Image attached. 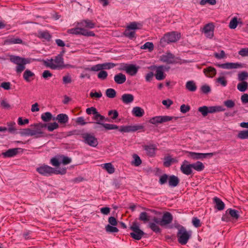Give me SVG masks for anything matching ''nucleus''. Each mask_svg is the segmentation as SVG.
<instances>
[{"mask_svg": "<svg viewBox=\"0 0 248 248\" xmlns=\"http://www.w3.org/2000/svg\"><path fill=\"white\" fill-rule=\"evenodd\" d=\"M104 120L108 121V118L106 119L104 116L100 114L98 120L94 123L98 125H95L94 126V128L95 129H99L101 131L103 130V128H104L106 130H113L118 129L119 126L116 124L102 123L101 122H103Z\"/></svg>", "mask_w": 248, "mask_h": 248, "instance_id": "39448f33", "label": "nucleus"}, {"mask_svg": "<svg viewBox=\"0 0 248 248\" xmlns=\"http://www.w3.org/2000/svg\"><path fill=\"white\" fill-rule=\"evenodd\" d=\"M161 220L162 227H165L172 222L173 216L170 212H165L163 213Z\"/></svg>", "mask_w": 248, "mask_h": 248, "instance_id": "4468645a", "label": "nucleus"}, {"mask_svg": "<svg viewBox=\"0 0 248 248\" xmlns=\"http://www.w3.org/2000/svg\"><path fill=\"white\" fill-rule=\"evenodd\" d=\"M134 161L132 162V164L135 166H139L141 164V160L140 159L139 156L136 154L133 155Z\"/></svg>", "mask_w": 248, "mask_h": 248, "instance_id": "3c124183", "label": "nucleus"}, {"mask_svg": "<svg viewBox=\"0 0 248 248\" xmlns=\"http://www.w3.org/2000/svg\"><path fill=\"white\" fill-rule=\"evenodd\" d=\"M154 222H151L149 224V227L155 233H161V229Z\"/></svg>", "mask_w": 248, "mask_h": 248, "instance_id": "ea45409f", "label": "nucleus"}, {"mask_svg": "<svg viewBox=\"0 0 248 248\" xmlns=\"http://www.w3.org/2000/svg\"><path fill=\"white\" fill-rule=\"evenodd\" d=\"M214 203L215 204V208L219 211L223 210L225 208V204L220 199L217 197L213 198Z\"/></svg>", "mask_w": 248, "mask_h": 248, "instance_id": "412c9836", "label": "nucleus"}, {"mask_svg": "<svg viewBox=\"0 0 248 248\" xmlns=\"http://www.w3.org/2000/svg\"><path fill=\"white\" fill-rule=\"evenodd\" d=\"M106 95L108 98H113L116 95V92L114 89L108 88L106 91Z\"/></svg>", "mask_w": 248, "mask_h": 248, "instance_id": "37998d69", "label": "nucleus"}, {"mask_svg": "<svg viewBox=\"0 0 248 248\" xmlns=\"http://www.w3.org/2000/svg\"><path fill=\"white\" fill-rule=\"evenodd\" d=\"M174 56L170 52H168L165 55H162L160 57V60L168 64L174 63L175 62L173 60Z\"/></svg>", "mask_w": 248, "mask_h": 248, "instance_id": "6ab92c4d", "label": "nucleus"}, {"mask_svg": "<svg viewBox=\"0 0 248 248\" xmlns=\"http://www.w3.org/2000/svg\"><path fill=\"white\" fill-rule=\"evenodd\" d=\"M8 126L7 129L9 133L11 134H17V129L16 128V124L14 122H10L7 123Z\"/></svg>", "mask_w": 248, "mask_h": 248, "instance_id": "2f4dec72", "label": "nucleus"}, {"mask_svg": "<svg viewBox=\"0 0 248 248\" xmlns=\"http://www.w3.org/2000/svg\"><path fill=\"white\" fill-rule=\"evenodd\" d=\"M59 127V125L56 122L49 123L47 125V130L50 132H52L54 130L58 128Z\"/></svg>", "mask_w": 248, "mask_h": 248, "instance_id": "864d4df0", "label": "nucleus"}, {"mask_svg": "<svg viewBox=\"0 0 248 248\" xmlns=\"http://www.w3.org/2000/svg\"><path fill=\"white\" fill-rule=\"evenodd\" d=\"M180 34L176 32H169L165 34L160 40V45L161 46L164 47L167 44L175 42L179 39Z\"/></svg>", "mask_w": 248, "mask_h": 248, "instance_id": "20e7f679", "label": "nucleus"}, {"mask_svg": "<svg viewBox=\"0 0 248 248\" xmlns=\"http://www.w3.org/2000/svg\"><path fill=\"white\" fill-rule=\"evenodd\" d=\"M133 231L130 233L131 237L136 240H140L141 239L145 233L140 228H135Z\"/></svg>", "mask_w": 248, "mask_h": 248, "instance_id": "f3484780", "label": "nucleus"}, {"mask_svg": "<svg viewBox=\"0 0 248 248\" xmlns=\"http://www.w3.org/2000/svg\"><path fill=\"white\" fill-rule=\"evenodd\" d=\"M9 60L11 62L17 65L16 71L18 74L21 73L25 69L26 64L30 62V60L28 58L13 55L10 56Z\"/></svg>", "mask_w": 248, "mask_h": 248, "instance_id": "7ed1b4c3", "label": "nucleus"}, {"mask_svg": "<svg viewBox=\"0 0 248 248\" xmlns=\"http://www.w3.org/2000/svg\"><path fill=\"white\" fill-rule=\"evenodd\" d=\"M83 142L90 146L95 147L97 146L98 142L94 136L88 133H84L82 134Z\"/></svg>", "mask_w": 248, "mask_h": 248, "instance_id": "423d86ee", "label": "nucleus"}, {"mask_svg": "<svg viewBox=\"0 0 248 248\" xmlns=\"http://www.w3.org/2000/svg\"><path fill=\"white\" fill-rule=\"evenodd\" d=\"M203 71L205 75L210 78L214 77L217 73L216 69L212 66H209L206 68H204Z\"/></svg>", "mask_w": 248, "mask_h": 248, "instance_id": "b1692460", "label": "nucleus"}, {"mask_svg": "<svg viewBox=\"0 0 248 248\" xmlns=\"http://www.w3.org/2000/svg\"><path fill=\"white\" fill-rule=\"evenodd\" d=\"M190 109V107L189 105L183 104L180 107V111L183 113H186L188 112Z\"/></svg>", "mask_w": 248, "mask_h": 248, "instance_id": "338daca9", "label": "nucleus"}, {"mask_svg": "<svg viewBox=\"0 0 248 248\" xmlns=\"http://www.w3.org/2000/svg\"><path fill=\"white\" fill-rule=\"evenodd\" d=\"M187 153L188 157L193 160L202 159L207 157L210 158L214 155H216V153H201L193 152H188Z\"/></svg>", "mask_w": 248, "mask_h": 248, "instance_id": "6e6552de", "label": "nucleus"}, {"mask_svg": "<svg viewBox=\"0 0 248 248\" xmlns=\"http://www.w3.org/2000/svg\"><path fill=\"white\" fill-rule=\"evenodd\" d=\"M216 0H201L200 4L202 5H204L206 3L214 5L216 4Z\"/></svg>", "mask_w": 248, "mask_h": 248, "instance_id": "69168bd1", "label": "nucleus"}, {"mask_svg": "<svg viewBox=\"0 0 248 248\" xmlns=\"http://www.w3.org/2000/svg\"><path fill=\"white\" fill-rule=\"evenodd\" d=\"M163 68V65H160L159 66L155 65L151 67V69L152 70L156 69L155 77L156 79L161 80L165 78L166 75L164 73Z\"/></svg>", "mask_w": 248, "mask_h": 248, "instance_id": "f8f14e48", "label": "nucleus"}, {"mask_svg": "<svg viewBox=\"0 0 248 248\" xmlns=\"http://www.w3.org/2000/svg\"><path fill=\"white\" fill-rule=\"evenodd\" d=\"M23 41L19 38H9L4 41V44L10 45L14 44H22Z\"/></svg>", "mask_w": 248, "mask_h": 248, "instance_id": "72a5a7b5", "label": "nucleus"}, {"mask_svg": "<svg viewBox=\"0 0 248 248\" xmlns=\"http://www.w3.org/2000/svg\"><path fill=\"white\" fill-rule=\"evenodd\" d=\"M81 28H73V29H69L68 31V32L69 33L73 34H76V35L80 34L81 35Z\"/></svg>", "mask_w": 248, "mask_h": 248, "instance_id": "6e6d98bb", "label": "nucleus"}, {"mask_svg": "<svg viewBox=\"0 0 248 248\" xmlns=\"http://www.w3.org/2000/svg\"><path fill=\"white\" fill-rule=\"evenodd\" d=\"M139 219L144 223H146L150 220V216L146 212H143L140 213Z\"/></svg>", "mask_w": 248, "mask_h": 248, "instance_id": "a19ab883", "label": "nucleus"}, {"mask_svg": "<svg viewBox=\"0 0 248 248\" xmlns=\"http://www.w3.org/2000/svg\"><path fill=\"white\" fill-rule=\"evenodd\" d=\"M224 105L228 108H231L234 107L235 103L232 100H227L223 102Z\"/></svg>", "mask_w": 248, "mask_h": 248, "instance_id": "680f3d73", "label": "nucleus"}, {"mask_svg": "<svg viewBox=\"0 0 248 248\" xmlns=\"http://www.w3.org/2000/svg\"><path fill=\"white\" fill-rule=\"evenodd\" d=\"M192 168L197 170V171H201L203 170L205 168L203 164L200 161H197L195 163L191 164Z\"/></svg>", "mask_w": 248, "mask_h": 248, "instance_id": "c9c22d12", "label": "nucleus"}, {"mask_svg": "<svg viewBox=\"0 0 248 248\" xmlns=\"http://www.w3.org/2000/svg\"><path fill=\"white\" fill-rule=\"evenodd\" d=\"M201 90L202 92L204 94H208V93H210L211 91L210 87L209 85H206V84L202 85L201 87Z\"/></svg>", "mask_w": 248, "mask_h": 248, "instance_id": "052dcab7", "label": "nucleus"}, {"mask_svg": "<svg viewBox=\"0 0 248 248\" xmlns=\"http://www.w3.org/2000/svg\"><path fill=\"white\" fill-rule=\"evenodd\" d=\"M180 182V180L177 176L172 175L169 176V186L170 187H175L178 186Z\"/></svg>", "mask_w": 248, "mask_h": 248, "instance_id": "a878e982", "label": "nucleus"}, {"mask_svg": "<svg viewBox=\"0 0 248 248\" xmlns=\"http://www.w3.org/2000/svg\"><path fill=\"white\" fill-rule=\"evenodd\" d=\"M53 120H57L60 124H66L69 120L68 116L66 114L61 113L57 115L56 118L53 119Z\"/></svg>", "mask_w": 248, "mask_h": 248, "instance_id": "aec40b11", "label": "nucleus"}, {"mask_svg": "<svg viewBox=\"0 0 248 248\" xmlns=\"http://www.w3.org/2000/svg\"><path fill=\"white\" fill-rule=\"evenodd\" d=\"M192 166L189 164L188 161L185 160L180 167L181 172L186 175H190L192 173Z\"/></svg>", "mask_w": 248, "mask_h": 248, "instance_id": "ddd939ff", "label": "nucleus"}, {"mask_svg": "<svg viewBox=\"0 0 248 248\" xmlns=\"http://www.w3.org/2000/svg\"><path fill=\"white\" fill-rule=\"evenodd\" d=\"M121 69L126 71L130 76H135L138 72L139 67L133 64L122 63Z\"/></svg>", "mask_w": 248, "mask_h": 248, "instance_id": "9d476101", "label": "nucleus"}, {"mask_svg": "<svg viewBox=\"0 0 248 248\" xmlns=\"http://www.w3.org/2000/svg\"><path fill=\"white\" fill-rule=\"evenodd\" d=\"M154 44L152 42H146L141 47V49H148L149 51H151L154 49Z\"/></svg>", "mask_w": 248, "mask_h": 248, "instance_id": "8fccbe9b", "label": "nucleus"}, {"mask_svg": "<svg viewBox=\"0 0 248 248\" xmlns=\"http://www.w3.org/2000/svg\"><path fill=\"white\" fill-rule=\"evenodd\" d=\"M124 35L131 40H133L136 38L135 31L127 28H126L124 32Z\"/></svg>", "mask_w": 248, "mask_h": 248, "instance_id": "7c9ffc66", "label": "nucleus"}, {"mask_svg": "<svg viewBox=\"0 0 248 248\" xmlns=\"http://www.w3.org/2000/svg\"><path fill=\"white\" fill-rule=\"evenodd\" d=\"M192 223L193 225L196 228H198L201 226L202 223L200 220L197 217H194L192 220Z\"/></svg>", "mask_w": 248, "mask_h": 248, "instance_id": "e2e57ef3", "label": "nucleus"}, {"mask_svg": "<svg viewBox=\"0 0 248 248\" xmlns=\"http://www.w3.org/2000/svg\"><path fill=\"white\" fill-rule=\"evenodd\" d=\"M99 71L97 75L98 78L102 80L105 79L108 77V73L103 70H101Z\"/></svg>", "mask_w": 248, "mask_h": 248, "instance_id": "13d9d810", "label": "nucleus"}, {"mask_svg": "<svg viewBox=\"0 0 248 248\" xmlns=\"http://www.w3.org/2000/svg\"><path fill=\"white\" fill-rule=\"evenodd\" d=\"M20 150L22 151V149L20 148L9 149L6 152L2 153L1 155L5 158L12 157L17 155Z\"/></svg>", "mask_w": 248, "mask_h": 248, "instance_id": "a211bd4d", "label": "nucleus"}, {"mask_svg": "<svg viewBox=\"0 0 248 248\" xmlns=\"http://www.w3.org/2000/svg\"><path fill=\"white\" fill-rule=\"evenodd\" d=\"M237 137L240 139H248V130L241 131L237 135Z\"/></svg>", "mask_w": 248, "mask_h": 248, "instance_id": "603ef678", "label": "nucleus"}, {"mask_svg": "<svg viewBox=\"0 0 248 248\" xmlns=\"http://www.w3.org/2000/svg\"><path fill=\"white\" fill-rule=\"evenodd\" d=\"M132 112L133 115L137 117H141L143 116L144 114L143 109L139 107H134Z\"/></svg>", "mask_w": 248, "mask_h": 248, "instance_id": "c85d7f7f", "label": "nucleus"}, {"mask_svg": "<svg viewBox=\"0 0 248 248\" xmlns=\"http://www.w3.org/2000/svg\"><path fill=\"white\" fill-rule=\"evenodd\" d=\"M144 149L146 151L147 154L150 156H153L155 154V146L154 144L145 145Z\"/></svg>", "mask_w": 248, "mask_h": 248, "instance_id": "cd10ccee", "label": "nucleus"}, {"mask_svg": "<svg viewBox=\"0 0 248 248\" xmlns=\"http://www.w3.org/2000/svg\"><path fill=\"white\" fill-rule=\"evenodd\" d=\"M238 25L237 19L236 17L233 18L229 23V27L231 29H234L236 28Z\"/></svg>", "mask_w": 248, "mask_h": 248, "instance_id": "4d7b16f0", "label": "nucleus"}, {"mask_svg": "<svg viewBox=\"0 0 248 248\" xmlns=\"http://www.w3.org/2000/svg\"><path fill=\"white\" fill-rule=\"evenodd\" d=\"M169 176L168 174L164 173L161 175L159 179V183L162 185L165 184L167 181H169Z\"/></svg>", "mask_w": 248, "mask_h": 248, "instance_id": "de8ad7c7", "label": "nucleus"}, {"mask_svg": "<svg viewBox=\"0 0 248 248\" xmlns=\"http://www.w3.org/2000/svg\"><path fill=\"white\" fill-rule=\"evenodd\" d=\"M248 78V73L246 71L240 72L238 74V79L240 81H245Z\"/></svg>", "mask_w": 248, "mask_h": 248, "instance_id": "a18cd8bd", "label": "nucleus"}, {"mask_svg": "<svg viewBox=\"0 0 248 248\" xmlns=\"http://www.w3.org/2000/svg\"><path fill=\"white\" fill-rule=\"evenodd\" d=\"M108 115L110 116L112 120H115L118 117L119 113L116 110H110L108 112Z\"/></svg>", "mask_w": 248, "mask_h": 248, "instance_id": "bf43d9fd", "label": "nucleus"}, {"mask_svg": "<svg viewBox=\"0 0 248 248\" xmlns=\"http://www.w3.org/2000/svg\"><path fill=\"white\" fill-rule=\"evenodd\" d=\"M90 96L92 98H99L102 97V94L101 91L98 92H95V93L91 92L90 93Z\"/></svg>", "mask_w": 248, "mask_h": 248, "instance_id": "774afa93", "label": "nucleus"}, {"mask_svg": "<svg viewBox=\"0 0 248 248\" xmlns=\"http://www.w3.org/2000/svg\"><path fill=\"white\" fill-rule=\"evenodd\" d=\"M144 126L141 125H123L119 127L118 129L121 132L128 133L131 132H135L138 130H142Z\"/></svg>", "mask_w": 248, "mask_h": 248, "instance_id": "9b49d317", "label": "nucleus"}, {"mask_svg": "<svg viewBox=\"0 0 248 248\" xmlns=\"http://www.w3.org/2000/svg\"><path fill=\"white\" fill-rule=\"evenodd\" d=\"M114 79L115 82L119 84L124 83L126 79L125 76L122 73H119L116 75Z\"/></svg>", "mask_w": 248, "mask_h": 248, "instance_id": "c756f323", "label": "nucleus"}, {"mask_svg": "<svg viewBox=\"0 0 248 248\" xmlns=\"http://www.w3.org/2000/svg\"><path fill=\"white\" fill-rule=\"evenodd\" d=\"M80 25L85 28L93 29L95 26V24L92 21L89 19L83 20L81 21Z\"/></svg>", "mask_w": 248, "mask_h": 248, "instance_id": "f704fd0d", "label": "nucleus"}, {"mask_svg": "<svg viewBox=\"0 0 248 248\" xmlns=\"http://www.w3.org/2000/svg\"><path fill=\"white\" fill-rule=\"evenodd\" d=\"M186 88L189 91L195 92L197 90V87L193 81L190 80L186 83Z\"/></svg>", "mask_w": 248, "mask_h": 248, "instance_id": "e433bc0d", "label": "nucleus"}, {"mask_svg": "<svg viewBox=\"0 0 248 248\" xmlns=\"http://www.w3.org/2000/svg\"><path fill=\"white\" fill-rule=\"evenodd\" d=\"M105 229L107 232H119V230L115 226L110 225L109 224L107 225Z\"/></svg>", "mask_w": 248, "mask_h": 248, "instance_id": "09e8293b", "label": "nucleus"}, {"mask_svg": "<svg viewBox=\"0 0 248 248\" xmlns=\"http://www.w3.org/2000/svg\"><path fill=\"white\" fill-rule=\"evenodd\" d=\"M216 65L219 68L226 69H236L242 67V64L238 62H226L222 64L217 63L216 64Z\"/></svg>", "mask_w": 248, "mask_h": 248, "instance_id": "2eb2a0df", "label": "nucleus"}, {"mask_svg": "<svg viewBox=\"0 0 248 248\" xmlns=\"http://www.w3.org/2000/svg\"><path fill=\"white\" fill-rule=\"evenodd\" d=\"M115 66V64L112 62L97 64L91 67H88L85 69L89 71H99L103 69H109Z\"/></svg>", "mask_w": 248, "mask_h": 248, "instance_id": "0eeeda50", "label": "nucleus"}, {"mask_svg": "<svg viewBox=\"0 0 248 248\" xmlns=\"http://www.w3.org/2000/svg\"><path fill=\"white\" fill-rule=\"evenodd\" d=\"M214 30V25L213 23H208L206 24L203 28L205 34H207L210 37L213 36V31Z\"/></svg>", "mask_w": 248, "mask_h": 248, "instance_id": "4be33fe9", "label": "nucleus"}, {"mask_svg": "<svg viewBox=\"0 0 248 248\" xmlns=\"http://www.w3.org/2000/svg\"><path fill=\"white\" fill-rule=\"evenodd\" d=\"M36 171L40 174L46 177L51 176L53 174L63 175L66 173V169L65 168H60L57 170L45 164L37 168Z\"/></svg>", "mask_w": 248, "mask_h": 248, "instance_id": "f257e3e1", "label": "nucleus"}, {"mask_svg": "<svg viewBox=\"0 0 248 248\" xmlns=\"http://www.w3.org/2000/svg\"><path fill=\"white\" fill-rule=\"evenodd\" d=\"M175 227L178 229L176 236L178 243L182 245H186L191 238V231H187L185 227L180 224L175 226Z\"/></svg>", "mask_w": 248, "mask_h": 248, "instance_id": "f03ea898", "label": "nucleus"}, {"mask_svg": "<svg viewBox=\"0 0 248 248\" xmlns=\"http://www.w3.org/2000/svg\"><path fill=\"white\" fill-rule=\"evenodd\" d=\"M29 136H35V138H38L41 137L40 135L39 134V133H40L39 132V130H37L35 128V129H32L29 128Z\"/></svg>", "mask_w": 248, "mask_h": 248, "instance_id": "5fc2aeb1", "label": "nucleus"}, {"mask_svg": "<svg viewBox=\"0 0 248 248\" xmlns=\"http://www.w3.org/2000/svg\"><path fill=\"white\" fill-rule=\"evenodd\" d=\"M105 169L109 174H112L115 171V169L110 163H107L104 164Z\"/></svg>", "mask_w": 248, "mask_h": 248, "instance_id": "49530a36", "label": "nucleus"}, {"mask_svg": "<svg viewBox=\"0 0 248 248\" xmlns=\"http://www.w3.org/2000/svg\"><path fill=\"white\" fill-rule=\"evenodd\" d=\"M237 88L239 91L244 92L248 89V82L247 81H241V82L237 84Z\"/></svg>", "mask_w": 248, "mask_h": 248, "instance_id": "58836bf2", "label": "nucleus"}, {"mask_svg": "<svg viewBox=\"0 0 248 248\" xmlns=\"http://www.w3.org/2000/svg\"><path fill=\"white\" fill-rule=\"evenodd\" d=\"M198 111L202 113L203 117L206 116L208 113H215V106L207 107L203 106L198 108Z\"/></svg>", "mask_w": 248, "mask_h": 248, "instance_id": "dca6fc26", "label": "nucleus"}, {"mask_svg": "<svg viewBox=\"0 0 248 248\" xmlns=\"http://www.w3.org/2000/svg\"><path fill=\"white\" fill-rule=\"evenodd\" d=\"M52 76V74L49 70H45L42 75V77L46 80L48 79Z\"/></svg>", "mask_w": 248, "mask_h": 248, "instance_id": "0e129e2a", "label": "nucleus"}, {"mask_svg": "<svg viewBox=\"0 0 248 248\" xmlns=\"http://www.w3.org/2000/svg\"><path fill=\"white\" fill-rule=\"evenodd\" d=\"M41 119L45 122H48L52 119V115L49 112H46L41 115Z\"/></svg>", "mask_w": 248, "mask_h": 248, "instance_id": "79ce46f5", "label": "nucleus"}, {"mask_svg": "<svg viewBox=\"0 0 248 248\" xmlns=\"http://www.w3.org/2000/svg\"><path fill=\"white\" fill-rule=\"evenodd\" d=\"M172 116H157L151 118L149 122L150 124L157 125L159 124H162L165 122L170 121L173 119Z\"/></svg>", "mask_w": 248, "mask_h": 248, "instance_id": "1a4fd4ad", "label": "nucleus"}, {"mask_svg": "<svg viewBox=\"0 0 248 248\" xmlns=\"http://www.w3.org/2000/svg\"><path fill=\"white\" fill-rule=\"evenodd\" d=\"M54 61L56 63V65H58V68L64 67V62L62 57L60 56L57 55L55 57Z\"/></svg>", "mask_w": 248, "mask_h": 248, "instance_id": "4c0bfd02", "label": "nucleus"}, {"mask_svg": "<svg viewBox=\"0 0 248 248\" xmlns=\"http://www.w3.org/2000/svg\"><path fill=\"white\" fill-rule=\"evenodd\" d=\"M226 213L235 220H237L240 217L238 211L235 209L229 208L226 210Z\"/></svg>", "mask_w": 248, "mask_h": 248, "instance_id": "473e14b6", "label": "nucleus"}, {"mask_svg": "<svg viewBox=\"0 0 248 248\" xmlns=\"http://www.w3.org/2000/svg\"><path fill=\"white\" fill-rule=\"evenodd\" d=\"M175 159L173 158H171L170 156H168L164 158V161L163 165L166 167H169L174 162Z\"/></svg>", "mask_w": 248, "mask_h": 248, "instance_id": "c03bdc74", "label": "nucleus"}, {"mask_svg": "<svg viewBox=\"0 0 248 248\" xmlns=\"http://www.w3.org/2000/svg\"><path fill=\"white\" fill-rule=\"evenodd\" d=\"M23 78L27 82H30L34 78L35 74L29 69H26L24 72Z\"/></svg>", "mask_w": 248, "mask_h": 248, "instance_id": "5701e85b", "label": "nucleus"}, {"mask_svg": "<svg viewBox=\"0 0 248 248\" xmlns=\"http://www.w3.org/2000/svg\"><path fill=\"white\" fill-rule=\"evenodd\" d=\"M134 99V96L132 94L124 93L121 97V100L124 104H128L132 103Z\"/></svg>", "mask_w": 248, "mask_h": 248, "instance_id": "bb28decb", "label": "nucleus"}, {"mask_svg": "<svg viewBox=\"0 0 248 248\" xmlns=\"http://www.w3.org/2000/svg\"><path fill=\"white\" fill-rule=\"evenodd\" d=\"M37 36L40 39H43L46 41H50L52 36L47 31H39L38 32Z\"/></svg>", "mask_w": 248, "mask_h": 248, "instance_id": "393cba45", "label": "nucleus"}]
</instances>
